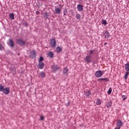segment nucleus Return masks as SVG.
<instances>
[{
    "label": "nucleus",
    "mask_w": 129,
    "mask_h": 129,
    "mask_svg": "<svg viewBox=\"0 0 129 129\" xmlns=\"http://www.w3.org/2000/svg\"><path fill=\"white\" fill-rule=\"evenodd\" d=\"M112 91V89L111 88H109V89L107 92L108 94H109V95L111 94Z\"/></svg>",
    "instance_id": "nucleus-27"
},
{
    "label": "nucleus",
    "mask_w": 129,
    "mask_h": 129,
    "mask_svg": "<svg viewBox=\"0 0 129 129\" xmlns=\"http://www.w3.org/2000/svg\"><path fill=\"white\" fill-rule=\"evenodd\" d=\"M5 89V87L2 84H0V92H3Z\"/></svg>",
    "instance_id": "nucleus-19"
},
{
    "label": "nucleus",
    "mask_w": 129,
    "mask_h": 129,
    "mask_svg": "<svg viewBox=\"0 0 129 129\" xmlns=\"http://www.w3.org/2000/svg\"><path fill=\"white\" fill-rule=\"evenodd\" d=\"M96 104L97 105H100V104H101V101L100 100V99H97Z\"/></svg>",
    "instance_id": "nucleus-17"
},
{
    "label": "nucleus",
    "mask_w": 129,
    "mask_h": 129,
    "mask_svg": "<svg viewBox=\"0 0 129 129\" xmlns=\"http://www.w3.org/2000/svg\"><path fill=\"white\" fill-rule=\"evenodd\" d=\"M84 60L85 61L86 63L89 64L92 62V56L88 55L84 58Z\"/></svg>",
    "instance_id": "nucleus-1"
},
{
    "label": "nucleus",
    "mask_w": 129,
    "mask_h": 129,
    "mask_svg": "<svg viewBox=\"0 0 129 129\" xmlns=\"http://www.w3.org/2000/svg\"><path fill=\"white\" fill-rule=\"evenodd\" d=\"M68 13V10L67 8H64L63 9V15L64 16H66Z\"/></svg>",
    "instance_id": "nucleus-24"
},
{
    "label": "nucleus",
    "mask_w": 129,
    "mask_h": 129,
    "mask_svg": "<svg viewBox=\"0 0 129 129\" xmlns=\"http://www.w3.org/2000/svg\"><path fill=\"white\" fill-rule=\"evenodd\" d=\"M68 105H70V102H69L68 103Z\"/></svg>",
    "instance_id": "nucleus-41"
},
{
    "label": "nucleus",
    "mask_w": 129,
    "mask_h": 129,
    "mask_svg": "<svg viewBox=\"0 0 129 129\" xmlns=\"http://www.w3.org/2000/svg\"><path fill=\"white\" fill-rule=\"evenodd\" d=\"M104 36L105 38H108V37H109V32H108V31L105 32L104 33Z\"/></svg>",
    "instance_id": "nucleus-22"
},
{
    "label": "nucleus",
    "mask_w": 129,
    "mask_h": 129,
    "mask_svg": "<svg viewBox=\"0 0 129 129\" xmlns=\"http://www.w3.org/2000/svg\"><path fill=\"white\" fill-rule=\"evenodd\" d=\"M76 18L77 20H80V19H81V15H80V14L77 13L76 15Z\"/></svg>",
    "instance_id": "nucleus-21"
},
{
    "label": "nucleus",
    "mask_w": 129,
    "mask_h": 129,
    "mask_svg": "<svg viewBox=\"0 0 129 129\" xmlns=\"http://www.w3.org/2000/svg\"><path fill=\"white\" fill-rule=\"evenodd\" d=\"M17 42L20 46H25L26 44V42L22 39H18L17 40Z\"/></svg>",
    "instance_id": "nucleus-5"
},
{
    "label": "nucleus",
    "mask_w": 129,
    "mask_h": 129,
    "mask_svg": "<svg viewBox=\"0 0 129 129\" xmlns=\"http://www.w3.org/2000/svg\"><path fill=\"white\" fill-rule=\"evenodd\" d=\"M38 66L40 69H43V68H44V63L42 62H39Z\"/></svg>",
    "instance_id": "nucleus-11"
},
{
    "label": "nucleus",
    "mask_w": 129,
    "mask_h": 129,
    "mask_svg": "<svg viewBox=\"0 0 129 129\" xmlns=\"http://www.w3.org/2000/svg\"><path fill=\"white\" fill-rule=\"evenodd\" d=\"M77 9L79 12H82L83 11V6L82 5H78L77 6Z\"/></svg>",
    "instance_id": "nucleus-8"
},
{
    "label": "nucleus",
    "mask_w": 129,
    "mask_h": 129,
    "mask_svg": "<svg viewBox=\"0 0 129 129\" xmlns=\"http://www.w3.org/2000/svg\"><path fill=\"white\" fill-rule=\"evenodd\" d=\"M103 75V74H102V72H101V71H97L95 74V76H96L97 78H100V77H101Z\"/></svg>",
    "instance_id": "nucleus-3"
},
{
    "label": "nucleus",
    "mask_w": 129,
    "mask_h": 129,
    "mask_svg": "<svg viewBox=\"0 0 129 129\" xmlns=\"http://www.w3.org/2000/svg\"><path fill=\"white\" fill-rule=\"evenodd\" d=\"M69 71V70H68V68H64L63 71V74H64L65 75H67L68 72Z\"/></svg>",
    "instance_id": "nucleus-13"
},
{
    "label": "nucleus",
    "mask_w": 129,
    "mask_h": 129,
    "mask_svg": "<svg viewBox=\"0 0 129 129\" xmlns=\"http://www.w3.org/2000/svg\"><path fill=\"white\" fill-rule=\"evenodd\" d=\"M124 67H125V70H126L127 72H128V71H129V64L126 63V64H125Z\"/></svg>",
    "instance_id": "nucleus-23"
},
{
    "label": "nucleus",
    "mask_w": 129,
    "mask_h": 129,
    "mask_svg": "<svg viewBox=\"0 0 129 129\" xmlns=\"http://www.w3.org/2000/svg\"><path fill=\"white\" fill-rule=\"evenodd\" d=\"M85 94L86 95V96H89L90 94H91V93H90V91L86 92L85 93Z\"/></svg>",
    "instance_id": "nucleus-29"
},
{
    "label": "nucleus",
    "mask_w": 129,
    "mask_h": 129,
    "mask_svg": "<svg viewBox=\"0 0 129 129\" xmlns=\"http://www.w3.org/2000/svg\"><path fill=\"white\" fill-rule=\"evenodd\" d=\"M51 68L53 72H56L57 70H59L60 69V67H59L57 64L52 65Z\"/></svg>",
    "instance_id": "nucleus-2"
},
{
    "label": "nucleus",
    "mask_w": 129,
    "mask_h": 129,
    "mask_svg": "<svg viewBox=\"0 0 129 129\" xmlns=\"http://www.w3.org/2000/svg\"><path fill=\"white\" fill-rule=\"evenodd\" d=\"M48 56L49 58H53L54 57V53L52 52H49L48 53Z\"/></svg>",
    "instance_id": "nucleus-16"
},
{
    "label": "nucleus",
    "mask_w": 129,
    "mask_h": 129,
    "mask_svg": "<svg viewBox=\"0 0 129 129\" xmlns=\"http://www.w3.org/2000/svg\"><path fill=\"white\" fill-rule=\"evenodd\" d=\"M50 45L52 48H55L56 47V40L54 39L50 40Z\"/></svg>",
    "instance_id": "nucleus-6"
},
{
    "label": "nucleus",
    "mask_w": 129,
    "mask_h": 129,
    "mask_svg": "<svg viewBox=\"0 0 129 129\" xmlns=\"http://www.w3.org/2000/svg\"><path fill=\"white\" fill-rule=\"evenodd\" d=\"M116 124L117 127L121 128V126H122V122L121 120L119 119L117 120V123Z\"/></svg>",
    "instance_id": "nucleus-7"
},
{
    "label": "nucleus",
    "mask_w": 129,
    "mask_h": 129,
    "mask_svg": "<svg viewBox=\"0 0 129 129\" xmlns=\"http://www.w3.org/2000/svg\"><path fill=\"white\" fill-rule=\"evenodd\" d=\"M36 15H39V14H40V12L37 11V12H36Z\"/></svg>",
    "instance_id": "nucleus-38"
},
{
    "label": "nucleus",
    "mask_w": 129,
    "mask_h": 129,
    "mask_svg": "<svg viewBox=\"0 0 129 129\" xmlns=\"http://www.w3.org/2000/svg\"><path fill=\"white\" fill-rule=\"evenodd\" d=\"M98 81H99V82H101V81H103V78H100L98 79Z\"/></svg>",
    "instance_id": "nucleus-35"
},
{
    "label": "nucleus",
    "mask_w": 129,
    "mask_h": 129,
    "mask_svg": "<svg viewBox=\"0 0 129 129\" xmlns=\"http://www.w3.org/2000/svg\"><path fill=\"white\" fill-rule=\"evenodd\" d=\"M129 75V72H126V74L124 75V79L126 80L127 79V76Z\"/></svg>",
    "instance_id": "nucleus-25"
},
{
    "label": "nucleus",
    "mask_w": 129,
    "mask_h": 129,
    "mask_svg": "<svg viewBox=\"0 0 129 129\" xmlns=\"http://www.w3.org/2000/svg\"><path fill=\"white\" fill-rule=\"evenodd\" d=\"M94 52V50H90L89 51V56H91V55H92V54H93Z\"/></svg>",
    "instance_id": "nucleus-28"
},
{
    "label": "nucleus",
    "mask_w": 129,
    "mask_h": 129,
    "mask_svg": "<svg viewBox=\"0 0 129 129\" xmlns=\"http://www.w3.org/2000/svg\"><path fill=\"white\" fill-rule=\"evenodd\" d=\"M102 25H104L105 26L107 25V22H106V20H103L102 22Z\"/></svg>",
    "instance_id": "nucleus-30"
},
{
    "label": "nucleus",
    "mask_w": 129,
    "mask_h": 129,
    "mask_svg": "<svg viewBox=\"0 0 129 129\" xmlns=\"http://www.w3.org/2000/svg\"><path fill=\"white\" fill-rule=\"evenodd\" d=\"M9 45L10 46V47H14L15 43H14V41H13V40L10 39L9 40Z\"/></svg>",
    "instance_id": "nucleus-12"
},
{
    "label": "nucleus",
    "mask_w": 129,
    "mask_h": 129,
    "mask_svg": "<svg viewBox=\"0 0 129 129\" xmlns=\"http://www.w3.org/2000/svg\"><path fill=\"white\" fill-rule=\"evenodd\" d=\"M107 45V42H105V43H104V45L105 46H106Z\"/></svg>",
    "instance_id": "nucleus-40"
},
{
    "label": "nucleus",
    "mask_w": 129,
    "mask_h": 129,
    "mask_svg": "<svg viewBox=\"0 0 129 129\" xmlns=\"http://www.w3.org/2000/svg\"><path fill=\"white\" fill-rule=\"evenodd\" d=\"M24 26H25V27H28V23H27L26 22H25L24 23Z\"/></svg>",
    "instance_id": "nucleus-37"
},
{
    "label": "nucleus",
    "mask_w": 129,
    "mask_h": 129,
    "mask_svg": "<svg viewBox=\"0 0 129 129\" xmlns=\"http://www.w3.org/2000/svg\"><path fill=\"white\" fill-rule=\"evenodd\" d=\"M43 16L45 18H48V13L47 12L44 13Z\"/></svg>",
    "instance_id": "nucleus-32"
},
{
    "label": "nucleus",
    "mask_w": 129,
    "mask_h": 129,
    "mask_svg": "<svg viewBox=\"0 0 129 129\" xmlns=\"http://www.w3.org/2000/svg\"><path fill=\"white\" fill-rule=\"evenodd\" d=\"M4 49V46H3V45L0 44V50H3Z\"/></svg>",
    "instance_id": "nucleus-36"
},
{
    "label": "nucleus",
    "mask_w": 129,
    "mask_h": 129,
    "mask_svg": "<svg viewBox=\"0 0 129 129\" xmlns=\"http://www.w3.org/2000/svg\"><path fill=\"white\" fill-rule=\"evenodd\" d=\"M11 20H15V15L13 13H11L9 15Z\"/></svg>",
    "instance_id": "nucleus-18"
},
{
    "label": "nucleus",
    "mask_w": 129,
    "mask_h": 129,
    "mask_svg": "<svg viewBox=\"0 0 129 129\" xmlns=\"http://www.w3.org/2000/svg\"><path fill=\"white\" fill-rule=\"evenodd\" d=\"M55 12L56 14H57L58 15H60V14H61V10L59 8H56L55 9Z\"/></svg>",
    "instance_id": "nucleus-9"
},
{
    "label": "nucleus",
    "mask_w": 129,
    "mask_h": 129,
    "mask_svg": "<svg viewBox=\"0 0 129 129\" xmlns=\"http://www.w3.org/2000/svg\"><path fill=\"white\" fill-rule=\"evenodd\" d=\"M103 81H109V79H108V78H104Z\"/></svg>",
    "instance_id": "nucleus-34"
},
{
    "label": "nucleus",
    "mask_w": 129,
    "mask_h": 129,
    "mask_svg": "<svg viewBox=\"0 0 129 129\" xmlns=\"http://www.w3.org/2000/svg\"><path fill=\"white\" fill-rule=\"evenodd\" d=\"M44 60V58L42 56H40L39 62H42Z\"/></svg>",
    "instance_id": "nucleus-33"
},
{
    "label": "nucleus",
    "mask_w": 129,
    "mask_h": 129,
    "mask_svg": "<svg viewBox=\"0 0 129 129\" xmlns=\"http://www.w3.org/2000/svg\"><path fill=\"white\" fill-rule=\"evenodd\" d=\"M37 55V53L35 50H32L30 52V58H36V56Z\"/></svg>",
    "instance_id": "nucleus-4"
},
{
    "label": "nucleus",
    "mask_w": 129,
    "mask_h": 129,
    "mask_svg": "<svg viewBox=\"0 0 129 129\" xmlns=\"http://www.w3.org/2000/svg\"><path fill=\"white\" fill-rule=\"evenodd\" d=\"M10 71H11V72H12V73H13V74H16V69L13 68V69H10Z\"/></svg>",
    "instance_id": "nucleus-26"
},
{
    "label": "nucleus",
    "mask_w": 129,
    "mask_h": 129,
    "mask_svg": "<svg viewBox=\"0 0 129 129\" xmlns=\"http://www.w3.org/2000/svg\"><path fill=\"white\" fill-rule=\"evenodd\" d=\"M40 120H45V117L44 116L40 115Z\"/></svg>",
    "instance_id": "nucleus-31"
},
{
    "label": "nucleus",
    "mask_w": 129,
    "mask_h": 129,
    "mask_svg": "<svg viewBox=\"0 0 129 129\" xmlns=\"http://www.w3.org/2000/svg\"><path fill=\"white\" fill-rule=\"evenodd\" d=\"M3 92L4 94H9V93H10V89L8 88H5Z\"/></svg>",
    "instance_id": "nucleus-10"
},
{
    "label": "nucleus",
    "mask_w": 129,
    "mask_h": 129,
    "mask_svg": "<svg viewBox=\"0 0 129 129\" xmlns=\"http://www.w3.org/2000/svg\"><path fill=\"white\" fill-rule=\"evenodd\" d=\"M111 105H112V102H111V101H109L107 103V107H111Z\"/></svg>",
    "instance_id": "nucleus-20"
},
{
    "label": "nucleus",
    "mask_w": 129,
    "mask_h": 129,
    "mask_svg": "<svg viewBox=\"0 0 129 129\" xmlns=\"http://www.w3.org/2000/svg\"><path fill=\"white\" fill-rule=\"evenodd\" d=\"M56 52L57 53H60V52H62V47L58 46L56 48Z\"/></svg>",
    "instance_id": "nucleus-14"
},
{
    "label": "nucleus",
    "mask_w": 129,
    "mask_h": 129,
    "mask_svg": "<svg viewBox=\"0 0 129 129\" xmlns=\"http://www.w3.org/2000/svg\"><path fill=\"white\" fill-rule=\"evenodd\" d=\"M115 129H120V127L117 126L116 127H115Z\"/></svg>",
    "instance_id": "nucleus-39"
},
{
    "label": "nucleus",
    "mask_w": 129,
    "mask_h": 129,
    "mask_svg": "<svg viewBox=\"0 0 129 129\" xmlns=\"http://www.w3.org/2000/svg\"><path fill=\"white\" fill-rule=\"evenodd\" d=\"M39 75L41 78H45V74L44 72H40Z\"/></svg>",
    "instance_id": "nucleus-15"
}]
</instances>
